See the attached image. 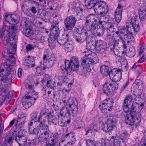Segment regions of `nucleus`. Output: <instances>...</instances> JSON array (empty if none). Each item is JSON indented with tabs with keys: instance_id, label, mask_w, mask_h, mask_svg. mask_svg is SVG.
<instances>
[{
	"instance_id": "21",
	"label": "nucleus",
	"mask_w": 146,
	"mask_h": 146,
	"mask_svg": "<svg viewBox=\"0 0 146 146\" xmlns=\"http://www.w3.org/2000/svg\"><path fill=\"white\" fill-rule=\"evenodd\" d=\"M96 51L102 54L107 51V44L101 40H96Z\"/></svg>"
},
{
	"instance_id": "35",
	"label": "nucleus",
	"mask_w": 146,
	"mask_h": 146,
	"mask_svg": "<svg viewBox=\"0 0 146 146\" xmlns=\"http://www.w3.org/2000/svg\"><path fill=\"white\" fill-rule=\"evenodd\" d=\"M99 0H85V4L88 9H90L92 8L96 3L98 2Z\"/></svg>"
},
{
	"instance_id": "28",
	"label": "nucleus",
	"mask_w": 146,
	"mask_h": 146,
	"mask_svg": "<svg viewBox=\"0 0 146 146\" xmlns=\"http://www.w3.org/2000/svg\"><path fill=\"white\" fill-rule=\"evenodd\" d=\"M5 40L4 41V45L5 46L7 45L9 42L10 43V42H13L15 40H16V42L17 41L16 35L15 34V33L11 34V35L7 33L5 36Z\"/></svg>"
},
{
	"instance_id": "30",
	"label": "nucleus",
	"mask_w": 146,
	"mask_h": 146,
	"mask_svg": "<svg viewBox=\"0 0 146 146\" xmlns=\"http://www.w3.org/2000/svg\"><path fill=\"white\" fill-rule=\"evenodd\" d=\"M139 15L140 20L144 21L146 17V5L142 6L139 8Z\"/></svg>"
},
{
	"instance_id": "37",
	"label": "nucleus",
	"mask_w": 146,
	"mask_h": 146,
	"mask_svg": "<svg viewBox=\"0 0 146 146\" xmlns=\"http://www.w3.org/2000/svg\"><path fill=\"white\" fill-rule=\"evenodd\" d=\"M99 108L102 112L105 114L108 113V112L111 111L112 110L111 109L110 110V107L102 103L100 104Z\"/></svg>"
},
{
	"instance_id": "25",
	"label": "nucleus",
	"mask_w": 146,
	"mask_h": 146,
	"mask_svg": "<svg viewBox=\"0 0 146 146\" xmlns=\"http://www.w3.org/2000/svg\"><path fill=\"white\" fill-rule=\"evenodd\" d=\"M143 103H133L132 105L130 112L135 114L140 113V112L144 107Z\"/></svg>"
},
{
	"instance_id": "62",
	"label": "nucleus",
	"mask_w": 146,
	"mask_h": 146,
	"mask_svg": "<svg viewBox=\"0 0 146 146\" xmlns=\"http://www.w3.org/2000/svg\"><path fill=\"white\" fill-rule=\"evenodd\" d=\"M27 146H35L36 141L35 139H33L29 141L27 144Z\"/></svg>"
},
{
	"instance_id": "61",
	"label": "nucleus",
	"mask_w": 146,
	"mask_h": 146,
	"mask_svg": "<svg viewBox=\"0 0 146 146\" xmlns=\"http://www.w3.org/2000/svg\"><path fill=\"white\" fill-rule=\"evenodd\" d=\"M35 46L33 44H28L26 46V49L27 52L31 51L35 48Z\"/></svg>"
},
{
	"instance_id": "9",
	"label": "nucleus",
	"mask_w": 146,
	"mask_h": 146,
	"mask_svg": "<svg viewBox=\"0 0 146 146\" xmlns=\"http://www.w3.org/2000/svg\"><path fill=\"white\" fill-rule=\"evenodd\" d=\"M93 7L95 12L98 14H106L109 10L108 4L103 1H98L94 4Z\"/></svg>"
},
{
	"instance_id": "50",
	"label": "nucleus",
	"mask_w": 146,
	"mask_h": 146,
	"mask_svg": "<svg viewBox=\"0 0 146 146\" xmlns=\"http://www.w3.org/2000/svg\"><path fill=\"white\" fill-rule=\"evenodd\" d=\"M59 125L61 127H64L67 125L66 121L63 117H59L58 123Z\"/></svg>"
},
{
	"instance_id": "10",
	"label": "nucleus",
	"mask_w": 146,
	"mask_h": 146,
	"mask_svg": "<svg viewBox=\"0 0 146 146\" xmlns=\"http://www.w3.org/2000/svg\"><path fill=\"white\" fill-rule=\"evenodd\" d=\"M118 88V84L116 83H111L106 82L103 85V93L106 96H112L114 95V92Z\"/></svg>"
},
{
	"instance_id": "20",
	"label": "nucleus",
	"mask_w": 146,
	"mask_h": 146,
	"mask_svg": "<svg viewBox=\"0 0 146 146\" xmlns=\"http://www.w3.org/2000/svg\"><path fill=\"white\" fill-rule=\"evenodd\" d=\"M16 40H14V41L13 42H10V44L8 45L7 48V54H5V52H2L5 55V56H13V55L15 54L16 51V48L17 45L16 44Z\"/></svg>"
},
{
	"instance_id": "38",
	"label": "nucleus",
	"mask_w": 146,
	"mask_h": 146,
	"mask_svg": "<svg viewBox=\"0 0 146 146\" xmlns=\"http://www.w3.org/2000/svg\"><path fill=\"white\" fill-rule=\"evenodd\" d=\"M101 103H103L104 105H106L110 107V109L112 110L113 105V100L112 98L107 99Z\"/></svg>"
},
{
	"instance_id": "18",
	"label": "nucleus",
	"mask_w": 146,
	"mask_h": 146,
	"mask_svg": "<svg viewBox=\"0 0 146 146\" xmlns=\"http://www.w3.org/2000/svg\"><path fill=\"white\" fill-rule=\"evenodd\" d=\"M4 16L6 21L10 24H12V23H14V24H17L19 22L20 17L17 14H13L10 15L5 14Z\"/></svg>"
},
{
	"instance_id": "4",
	"label": "nucleus",
	"mask_w": 146,
	"mask_h": 146,
	"mask_svg": "<svg viewBox=\"0 0 146 146\" xmlns=\"http://www.w3.org/2000/svg\"><path fill=\"white\" fill-rule=\"evenodd\" d=\"M81 65L83 66L82 72L86 73L91 71L90 64H96L98 62V58L95 53L89 54L82 58Z\"/></svg>"
},
{
	"instance_id": "7",
	"label": "nucleus",
	"mask_w": 146,
	"mask_h": 146,
	"mask_svg": "<svg viewBox=\"0 0 146 146\" xmlns=\"http://www.w3.org/2000/svg\"><path fill=\"white\" fill-rule=\"evenodd\" d=\"M28 22L26 18H23L21 23L20 30L25 35L30 38H32L34 33L32 26L29 25Z\"/></svg>"
},
{
	"instance_id": "16",
	"label": "nucleus",
	"mask_w": 146,
	"mask_h": 146,
	"mask_svg": "<svg viewBox=\"0 0 146 146\" xmlns=\"http://www.w3.org/2000/svg\"><path fill=\"white\" fill-rule=\"evenodd\" d=\"M53 22L50 28L51 36L50 37L57 39L60 34V30L58 28L59 22L58 21H54Z\"/></svg>"
},
{
	"instance_id": "2",
	"label": "nucleus",
	"mask_w": 146,
	"mask_h": 146,
	"mask_svg": "<svg viewBox=\"0 0 146 146\" xmlns=\"http://www.w3.org/2000/svg\"><path fill=\"white\" fill-rule=\"evenodd\" d=\"M3 56L7 61L5 63H2L0 67V76L1 77L0 81V89L6 88L12 82V80L9 78L12 70L11 67L15 62V59L13 56H5L3 53Z\"/></svg>"
},
{
	"instance_id": "14",
	"label": "nucleus",
	"mask_w": 146,
	"mask_h": 146,
	"mask_svg": "<svg viewBox=\"0 0 146 146\" xmlns=\"http://www.w3.org/2000/svg\"><path fill=\"white\" fill-rule=\"evenodd\" d=\"M77 20V19L73 15L67 17L64 22L65 27L68 30H72L75 25Z\"/></svg>"
},
{
	"instance_id": "64",
	"label": "nucleus",
	"mask_w": 146,
	"mask_h": 146,
	"mask_svg": "<svg viewBox=\"0 0 146 146\" xmlns=\"http://www.w3.org/2000/svg\"><path fill=\"white\" fill-rule=\"evenodd\" d=\"M72 104H70L69 105V108H73L75 107L74 106L76 105V107H78V103L76 100L72 101Z\"/></svg>"
},
{
	"instance_id": "29",
	"label": "nucleus",
	"mask_w": 146,
	"mask_h": 146,
	"mask_svg": "<svg viewBox=\"0 0 146 146\" xmlns=\"http://www.w3.org/2000/svg\"><path fill=\"white\" fill-rule=\"evenodd\" d=\"M2 29L4 32L6 31L9 33V34L11 35V34L15 33V34L16 35V33L17 31V29L16 27L14 26H8L4 24Z\"/></svg>"
},
{
	"instance_id": "17",
	"label": "nucleus",
	"mask_w": 146,
	"mask_h": 146,
	"mask_svg": "<svg viewBox=\"0 0 146 146\" xmlns=\"http://www.w3.org/2000/svg\"><path fill=\"white\" fill-rule=\"evenodd\" d=\"M119 44L118 41L117 40H110L108 44V45L110 47V49L113 50L114 54L119 57H121L122 56V54L123 52L121 53L119 51L118 48V44Z\"/></svg>"
},
{
	"instance_id": "26",
	"label": "nucleus",
	"mask_w": 146,
	"mask_h": 146,
	"mask_svg": "<svg viewBox=\"0 0 146 146\" xmlns=\"http://www.w3.org/2000/svg\"><path fill=\"white\" fill-rule=\"evenodd\" d=\"M100 16L98 19L99 22L98 23L100 25H103L108 21H111L113 20V18L111 17L109 15H104L103 14H100Z\"/></svg>"
},
{
	"instance_id": "15",
	"label": "nucleus",
	"mask_w": 146,
	"mask_h": 146,
	"mask_svg": "<svg viewBox=\"0 0 146 146\" xmlns=\"http://www.w3.org/2000/svg\"><path fill=\"white\" fill-rule=\"evenodd\" d=\"M41 85L43 86L46 85L48 88L53 90L54 89L56 83L52 80L48 74L46 75L41 82Z\"/></svg>"
},
{
	"instance_id": "47",
	"label": "nucleus",
	"mask_w": 146,
	"mask_h": 146,
	"mask_svg": "<svg viewBox=\"0 0 146 146\" xmlns=\"http://www.w3.org/2000/svg\"><path fill=\"white\" fill-rule=\"evenodd\" d=\"M56 39H57V38H54L50 37L48 38V41L49 42V45L51 49H54L56 46L55 43L56 42Z\"/></svg>"
},
{
	"instance_id": "58",
	"label": "nucleus",
	"mask_w": 146,
	"mask_h": 146,
	"mask_svg": "<svg viewBox=\"0 0 146 146\" xmlns=\"http://www.w3.org/2000/svg\"><path fill=\"white\" fill-rule=\"evenodd\" d=\"M142 93L141 91L139 90H138L136 92H134L133 94L136 97L134 98V100H137V98H141V95Z\"/></svg>"
},
{
	"instance_id": "60",
	"label": "nucleus",
	"mask_w": 146,
	"mask_h": 146,
	"mask_svg": "<svg viewBox=\"0 0 146 146\" xmlns=\"http://www.w3.org/2000/svg\"><path fill=\"white\" fill-rule=\"evenodd\" d=\"M35 38L38 40H42V33L40 31L36 32L35 33Z\"/></svg>"
},
{
	"instance_id": "46",
	"label": "nucleus",
	"mask_w": 146,
	"mask_h": 146,
	"mask_svg": "<svg viewBox=\"0 0 146 146\" xmlns=\"http://www.w3.org/2000/svg\"><path fill=\"white\" fill-rule=\"evenodd\" d=\"M65 110L66 112L65 113V116L63 118L66 121V123L69 124L70 123L71 121L70 113L67 108L65 109Z\"/></svg>"
},
{
	"instance_id": "44",
	"label": "nucleus",
	"mask_w": 146,
	"mask_h": 146,
	"mask_svg": "<svg viewBox=\"0 0 146 146\" xmlns=\"http://www.w3.org/2000/svg\"><path fill=\"white\" fill-rule=\"evenodd\" d=\"M14 140L13 138L12 137H6L4 140L5 146H10L12 144Z\"/></svg>"
},
{
	"instance_id": "56",
	"label": "nucleus",
	"mask_w": 146,
	"mask_h": 146,
	"mask_svg": "<svg viewBox=\"0 0 146 146\" xmlns=\"http://www.w3.org/2000/svg\"><path fill=\"white\" fill-rule=\"evenodd\" d=\"M75 108H69L70 111L72 113L73 117L76 116L78 114V107H76V105L74 106Z\"/></svg>"
},
{
	"instance_id": "43",
	"label": "nucleus",
	"mask_w": 146,
	"mask_h": 146,
	"mask_svg": "<svg viewBox=\"0 0 146 146\" xmlns=\"http://www.w3.org/2000/svg\"><path fill=\"white\" fill-rule=\"evenodd\" d=\"M29 97H32L34 98V97L36 98L37 99L38 97V93L36 92L34 90H30L25 96Z\"/></svg>"
},
{
	"instance_id": "5",
	"label": "nucleus",
	"mask_w": 146,
	"mask_h": 146,
	"mask_svg": "<svg viewBox=\"0 0 146 146\" xmlns=\"http://www.w3.org/2000/svg\"><path fill=\"white\" fill-rule=\"evenodd\" d=\"M87 28V29H86L82 27L80 36H78L77 33L74 34L73 37L76 42L81 43L85 41L88 42L93 36L94 34V30Z\"/></svg>"
},
{
	"instance_id": "55",
	"label": "nucleus",
	"mask_w": 146,
	"mask_h": 146,
	"mask_svg": "<svg viewBox=\"0 0 146 146\" xmlns=\"http://www.w3.org/2000/svg\"><path fill=\"white\" fill-rule=\"evenodd\" d=\"M135 49L134 48L131 47L129 49V51L128 53V55L130 57H133L135 54Z\"/></svg>"
},
{
	"instance_id": "59",
	"label": "nucleus",
	"mask_w": 146,
	"mask_h": 146,
	"mask_svg": "<svg viewBox=\"0 0 146 146\" xmlns=\"http://www.w3.org/2000/svg\"><path fill=\"white\" fill-rule=\"evenodd\" d=\"M85 140L86 141V144L87 146H96L97 143H95L92 140L86 139Z\"/></svg>"
},
{
	"instance_id": "12",
	"label": "nucleus",
	"mask_w": 146,
	"mask_h": 146,
	"mask_svg": "<svg viewBox=\"0 0 146 146\" xmlns=\"http://www.w3.org/2000/svg\"><path fill=\"white\" fill-rule=\"evenodd\" d=\"M65 64L68 68L71 69L73 71H78L79 69V63L78 59L75 56L71 58L70 61L66 60L65 61Z\"/></svg>"
},
{
	"instance_id": "53",
	"label": "nucleus",
	"mask_w": 146,
	"mask_h": 146,
	"mask_svg": "<svg viewBox=\"0 0 146 146\" xmlns=\"http://www.w3.org/2000/svg\"><path fill=\"white\" fill-rule=\"evenodd\" d=\"M128 134L127 131L125 130L122 132L120 135V139L125 140L127 139Z\"/></svg>"
},
{
	"instance_id": "1",
	"label": "nucleus",
	"mask_w": 146,
	"mask_h": 146,
	"mask_svg": "<svg viewBox=\"0 0 146 146\" xmlns=\"http://www.w3.org/2000/svg\"><path fill=\"white\" fill-rule=\"evenodd\" d=\"M35 117L28 123V128L29 133L30 134L37 135L39 132L38 127L42 130V132L39 135V139L40 141L44 143H47L50 141L52 138V133L49 129L48 124H46L48 118V114L46 110H41L37 119L36 113Z\"/></svg>"
},
{
	"instance_id": "54",
	"label": "nucleus",
	"mask_w": 146,
	"mask_h": 146,
	"mask_svg": "<svg viewBox=\"0 0 146 146\" xmlns=\"http://www.w3.org/2000/svg\"><path fill=\"white\" fill-rule=\"evenodd\" d=\"M28 133L26 129H22L19 131L18 135L27 138Z\"/></svg>"
},
{
	"instance_id": "33",
	"label": "nucleus",
	"mask_w": 146,
	"mask_h": 146,
	"mask_svg": "<svg viewBox=\"0 0 146 146\" xmlns=\"http://www.w3.org/2000/svg\"><path fill=\"white\" fill-rule=\"evenodd\" d=\"M27 138L18 135L15 141L19 143L20 146H24L27 141Z\"/></svg>"
},
{
	"instance_id": "31",
	"label": "nucleus",
	"mask_w": 146,
	"mask_h": 146,
	"mask_svg": "<svg viewBox=\"0 0 146 146\" xmlns=\"http://www.w3.org/2000/svg\"><path fill=\"white\" fill-rule=\"evenodd\" d=\"M98 24L99 27L98 28V26L96 27L97 30L96 31V33H95L96 30L94 31V34H93V35L95 36H100L104 35L105 29L103 25H102Z\"/></svg>"
},
{
	"instance_id": "57",
	"label": "nucleus",
	"mask_w": 146,
	"mask_h": 146,
	"mask_svg": "<svg viewBox=\"0 0 146 146\" xmlns=\"http://www.w3.org/2000/svg\"><path fill=\"white\" fill-rule=\"evenodd\" d=\"M117 140L115 142L114 141V144L115 146H125V143L124 140Z\"/></svg>"
},
{
	"instance_id": "11",
	"label": "nucleus",
	"mask_w": 146,
	"mask_h": 146,
	"mask_svg": "<svg viewBox=\"0 0 146 146\" xmlns=\"http://www.w3.org/2000/svg\"><path fill=\"white\" fill-rule=\"evenodd\" d=\"M85 25L87 27L93 30H96V27L98 25L97 19L93 14L87 16L86 18Z\"/></svg>"
},
{
	"instance_id": "19",
	"label": "nucleus",
	"mask_w": 146,
	"mask_h": 146,
	"mask_svg": "<svg viewBox=\"0 0 146 146\" xmlns=\"http://www.w3.org/2000/svg\"><path fill=\"white\" fill-rule=\"evenodd\" d=\"M43 65H46V68L53 67L55 64L54 58L53 57H50L49 54L46 52L45 53L43 56Z\"/></svg>"
},
{
	"instance_id": "8",
	"label": "nucleus",
	"mask_w": 146,
	"mask_h": 146,
	"mask_svg": "<svg viewBox=\"0 0 146 146\" xmlns=\"http://www.w3.org/2000/svg\"><path fill=\"white\" fill-rule=\"evenodd\" d=\"M117 121L115 116L109 115L106 123H103L102 124V129L106 133L111 132L115 127V125Z\"/></svg>"
},
{
	"instance_id": "24",
	"label": "nucleus",
	"mask_w": 146,
	"mask_h": 146,
	"mask_svg": "<svg viewBox=\"0 0 146 146\" xmlns=\"http://www.w3.org/2000/svg\"><path fill=\"white\" fill-rule=\"evenodd\" d=\"M123 9V5L120 4H118L115 12V19L117 23L120 22L121 20Z\"/></svg>"
},
{
	"instance_id": "41",
	"label": "nucleus",
	"mask_w": 146,
	"mask_h": 146,
	"mask_svg": "<svg viewBox=\"0 0 146 146\" xmlns=\"http://www.w3.org/2000/svg\"><path fill=\"white\" fill-rule=\"evenodd\" d=\"M87 46L89 49L92 50H96V40H90V41L87 42Z\"/></svg>"
},
{
	"instance_id": "6",
	"label": "nucleus",
	"mask_w": 146,
	"mask_h": 146,
	"mask_svg": "<svg viewBox=\"0 0 146 146\" xmlns=\"http://www.w3.org/2000/svg\"><path fill=\"white\" fill-rule=\"evenodd\" d=\"M141 120V115L140 113L135 114L130 112L125 116V121L126 124L133 125L135 123L136 127L139 125Z\"/></svg>"
},
{
	"instance_id": "22",
	"label": "nucleus",
	"mask_w": 146,
	"mask_h": 146,
	"mask_svg": "<svg viewBox=\"0 0 146 146\" xmlns=\"http://www.w3.org/2000/svg\"><path fill=\"white\" fill-rule=\"evenodd\" d=\"M133 99V96L131 94H128L126 96L122 106L124 112L126 113L129 111V106L131 104Z\"/></svg>"
},
{
	"instance_id": "51",
	"label": "nucleus",
	"mask_w": 146,
	"mask_h": 146,
	"mask_svg": "<svg viewBox=\"0 0 146 146\" xmlns=\"http://www.w3.org/2000/svg\"><path fill=\"white\" fill-rule=\"evenodd\" d=\"M138 17L137 16L134 15V16L132 17H130L131 21L129 23H128V25H130L131 24H133L136 23H138Z\"/></svg>"
},
{
	"instance_id": "48",
	"label": "nucleus",
	"mask_w": 146,
	"mask_h": 146,
	"mask_svg": "<svg viewBox=\"0 0 146 146\" xmlns=\"http://www.w3.org/2000/svg\"><path fill=\"white\" fill-rule=\"evenodd\" d=\"M110 141L108 139H102L101 143H97L96 146H109Z\"/></svg>"
},
{
	"instance_id": "23",
	"label": "nucleus",
	"mask_w": 146,
	"mask_h": 146,
	"mask_svg": "<svg viewBox=\"0 0 146 146\" xmlns=\"http://www.w3.org/2000/svg\"><path fill=\"white\" fill-rule=\"evenodd\" d=\"M23 98V105L24 108L27 109L30 108L31 106L33 105L35 101L37 100L36 98L29 97L25 96Z\"/></svg>"
},
{
	"instance_id": "40",
	"label": "nucleus",
	"mask_w": 146,
	"mask_h": 146,
	"mask_svg": "<svg viewBox=\"0 0 146 146\" xmlns=\"http://www.w3.org/2000/svg\"><path fill=\"white\" fill-rule=\"evenodd\" d=\"M23 118L19 117L15 123L16 129H19L22 127L25 123V120H23Z\"/></svg>"
},
{
	"instance_id": "36",
	"label": "nucleus",
	"mask_w": 146,
	"mask_h": 146,
	"mask_svg": "<svg viewBox=\"0 0 146 146\" xmlns=\"http://www.w3.org/2000/svg\"><path fill=\"white\" fill-rule=\"evenodd\" d=\"M110 68L108 66L103 65L100 68V72L103 75L107 76H110Z\"/></svg>"
},
{
	"instance_id": "42",
	"label": "nucleus",
	"mask_w": 146,
	"mask_h": 146,
	"mask_svg": "<svg viewBox=\"0 0 146 146\" xmlns=\"http://www.w3.org/2000/svg\"><path fill=\"white\" fill-rule=\"evenodd\" d=\"M60 38L61 39V40H64L63 42L61 43L62 44H65L66 43L70 42L71 40L68 34L65 33L62 34Z\"/></svg>"
},
{
	"instance_id": "34",
	"label": "nucleus",
	"mask_w": 146,
	"mask_h": 146,
	"mask_svg": "<svg viewBox=\"0 0 146 146\" xmlns=\"http://www.w3.org/2000/svg\"><path fill=\"white\" fill-rule=\"evenodd\" d=\"M41 64L39 67H37L36 68V74L38 75H42L44 73V70L46 69V65L42 64V62H40Z\"/></svg>"
},
{
	"instance_id": "32",
	"label": "nucleus",
	"mask_w": 146,
	"mask_h": 146,
	"mask_svg": "<svg viewBox=\"0 0 146 146\" xmlns=\"http://www.w3.org/2000/svg\"><path fill=\"white\" fill-rule=\"evenodd\" d=\"M64 138L67 139V140L69 141L68 142V144L72 145L74 143L75 135L72 132L66 134L64 136Z\"/></svg>"
},
{
	"instance_id": "52",
	"label": "nucleus",
	"mask_w": 146,
	"mask_h": 146,
	"mask_svg": "<svg viewBox=\"0 0 146 146\" xmlns=\"http://www.w3.org/2000/svg\"><path fill=\"white\" fill-rule=\"evenodd\" d=\"M85 135L87 137H92L95 136L94 133L92 129H88L86 131Z\"/></svg>"
},
{
	"instance_id": "3",
	"label": "nucleus",
	"mask_w": 146,
	"mask_h": 146,
	"mask_svg": "<svg viewBox=\"0 0 146 146\" xmlns=\"http://www.w3.org/2000/svg\"><path fill=\"white\" fill-rule=\"evenodd\" d=\"M127 29L125 26H121L118 27V31L115 33L121 39H125L127 40V42L129 43L133 39V32L130 30L131 28L135 32H137L139 30V23L130 25H126Z\"/></svg>"
},
{
	"instance_id": "13",
	"label": "nucleus",
	"mask_w": 146,
	"mask_h": 146,
	"mask_svg": "<svg viewBox=\"0 0 146 146\" xmlns=\"http://www.w3.org/2000/svg\"><path fill=\"white\" fill-rule=\"evenodd\" d=\"M110 78L112 81L116 82L119 81L122 78V71L120 69L113 68L110 71Z\"/></svg>"
},
{
	"instance_id": "39",
	"label": "nucleus",
	"mask_w": 146,
	"mask_h": 146,
	"mask_svg": "<svg viewBox=\"0 0 146 146\" xmlns=\"http://www.w3.org/2000/svg\"><path fill=\"white\" fill-rule=\"evenodd\" d=\"M115 24L114 19L113 18V20L111 21H108L105 24L103 25L105 29L107 30L110 31V29H113Z\"/></svg>"
},
{
	"instance_id": "27",
	"label": "nucleus",
	"mask_w": 146,
	"mask_h": 146,
	"mask_svg": "<svg viewBox=\"0 0 146 146\" xmlns=\"http://www.w3.org/2000/svg\"><path fill=\"white\" fill-rule=\"evenodd\" d=\"M25 61L24 64L30 68L35 66V60L33 57L29 56L25 58Z\"/></svg>"
},
{
	"instance_id": "49",
	"label": "nucleus",
	"mask_w": 146,
	"mask_h": 146,
	"mask_svg": "<svg viewBox=\"0 0 146 146\" xmlns=\"http://www.w3.org/2000/svg\"><path fill=\"white\" fill-rule=\"evenodd\" d=\"M65 49L66 51L67 52H70L73 49L74 46L73 45L71 44L69 42H67L65 44Z\"/></svg>"
},
{
	"instance_id": "63",
	"label": "nucleus",
	"mask_w": 146,
	"mask_h": 146,
	"mask_svg": "<svg viewBox=\"0 0 146 146\" xmlns=\"http://www.w3.org/2000/svg\"><path fill=\"white\" fill-rule=\"evenodd\" d=\"M90 127L93 129L92 130H93V131H95L97 132L99 130V127L97 125L95 124H92L90 125Z\"/></svg>"
},
{
	"instance_id": "45",
	"label": "nucleus",
	"mask_w": 146,
	"mask_h": 146,
	"mask_svg": "<svg viewBox=\"0 0 146 146\" xmlns=\"http://www.w3.org/2000/svg\"><path fill=\"white\" fill-rule=\"evenodd\" d=\"M43 110H46V111H47V113H48L49 116L48 118V119H49V121L51 122L54 125H57L58 123V119H57V117L54 115H51L50 117H49V113L48 112V110H47L43 109ZM48 119H47L48 120Z\"/></svg>"
}]
</instances>
